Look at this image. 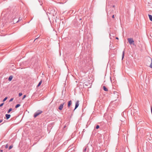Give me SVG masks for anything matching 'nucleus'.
Returning a JSON list of instances; mask_svg holds the SVG:
<instances>
[{
    "label": "nucleus",
    "instance_id": "obj_1",
    "mask_svg": "<svg viewBox=\"0 0 152 152\" xmlns=\"http://www.w3.org/2000/svg\"><path fill=\"white\" fill-rule=\"evenodd\" d=\"M128 40L130 45L132 44H133V45L134 44V41L133 40V39L131 38H128Z\"/></svg>",
    "mask_w": 152,
    "mask_h": 152
},
{
    "label": "nucleus",
    "instance_id": "obj_2",
    "mask_svg": "<svg viewBox=\"0 0 152 152\" xmlns=\"http://www.w3.org/2000/svg\"><path fill=\"white\" fill-rule=\"evenodd\" d=\"M64 103H65L64 102V103H63L62 104H60V106L59 107H58V109L59 110H61L62 109L63 107V105Z\"/></svg>",
    "mask_w": 152,
    "mask_h": 152
},
{
    "label": "nucleus",
    "instance_id": "obj_3",
    "mask_svg": "<svg viewBox=\"0 0 152 152\" xmlns=\"http://www.w3.org/2000/svg\"><path fill=\"white\" fill-rule=\"evenodd\" d=\"M79 101L78 100L77 102H76L75 103V110L79 106Z\"/></svg>",
    "mask_w": 152,
    "mask_h": 152
},
{
    "label": "nucleus",
    "instance_id": "obj_4",
    "mask_svg": "<svg viewBox=\"0 0 152 152\" xmlns=\"http://www.w3.org/2000/svg\"><path fill=\"white\" fill-rule=\"evenodd\" d=\"M5 116L6 119L8 120L10 118L11 115L10 114H6L5 115Z\"/></svg>",
    "mask_w": 152,
    "mask_h": 152
},
{
    "label": "nucleus",
    "instance_id": "obj_5",
    "mask_svg": "<svg viewBox=\"0 0 152 152\" xmlns=\"http://www.w3.org/2000/svg\"><path fill=\"white\" fill-rule=\"evenodd\" d=\"M149 61H151V64H150V66H149L150 68H152V59L151 58H149Z\"/></svg>",
    "mask_w": 152,
    "mask_h": 152
},
{
    "label": "nucleus",
    "instance_id": "obj_6",
    "mask_svg": "<svg viewBox=\"0 0 152 152\" xmlns=\"http://www.w3.org/2000/svg\"><path fill=\"white\" fill-rule=\"evenodd\" d=\"M72 104V101H69L68 102V107H69Z\"/></svg>",
    "mask_w": 152,
    "mask_h": 152
},
{
    "label": "nucleus",
    "instance_id": "obj_7",
    "mask_svg": "<svg viewBox=\"0 0 152 152\" xmlns=\"http://www.w3.org/2000/svg\"><path fill=\"white\" fill-rule=\"evenodd\" d=\"M38 116V112H37H37H36L35 113L34 115V118H35Z\"/></svg>",
    "mask_w": 152,
    "mask_h": 152
},
{
    "label": "nucleus",
    "instance_id": "obj_8",
    "mask_svg": "<svg viewBox=\"0 0 152 152\" xmlns=\"http://www.w3.org/2000/svg\"><path fill=\"white\" fill-rule=\"evenodd\" d=\"M13 78V76L12 75L10 76L8 80L10 81H11Z\"/></svg>",
    "mask_w": 152,
    "mask_h": 152
},
{
    "label": "nucleus",
    "instance_id": "obj_9",
    "mask_svg": "<svg viewBox=\"0 0 152 152\" xmlns=\"http://www.w3.org/2000/svg\"><path fill=\"white\" fill-rule=\"evenodd\" d=\"M103 89L104 90L106 91H108V89L107 88H106V87L104 86H103Z\"/></svg>",
    "mask_w": 152,
    "mask_h": 152
},
{
    "label": "nucleus",
    "instance_id": "obj_10",
    "mask_svg": "<svg viewBox=\"0 0 152 152\" xmlns=\"http://www.w3.org/2000/svg\"><path fill=\"white\" fill-rule=\"evenodd\" d=\"M148 15L150 20L152 21V16L150 15Z\"/></svg>",
    "mask_w": 152,
    "mask_h": 152
},
{
    "label": "nucleus",
    "instance_id": "obj_11",
    "mask_svg": "<svg viewBox=\"0 0 152 152\" xmlns=\"http://www.w3.org/2000/svg\"><path fill=\"white\" fill-rule=\"evenodd\" d=\"M12 110V108H10L9 110L7 111V113H10V112Z\"/></svg>",
    "mask_w": 152,
    "mask_h": 152
},
{
    "label": "nucleus",
    "instance_id": "obj_12",
    "mask_svg": "<svg viewBox=\"0 0 152 152\" xmlns=\"http://www.w3.org/2000/svg\"><path fill=\"white\" fill-rule=\"evenodd\" d=\"M20 104H17L15 106V108H17L20 107Z\"/></svg>",
    "mask_w": 152,
    "mask_h": 152
},
{
    "label": "nucleus",
    "instance_id": "obj_13",
    "mask_svg": "<svg viewBox=\"0 0 152 152\" xmlns=\"http://www.w3.org/2000/svg\"><path fill=\"white\" fill-rule=\"evenodd\" d=\"M7 99V97H5L4 99L3 100V102L5 101Z\"/></svg>",
    "mask_w": 152,
    "mask_h": 152
},
{
    "label": "nucleus",
    "instance_id": "obj_14",
    "mask_svg": "<svg viewBox=\"0 0 152 152\" xmlns=\"http://www.w3.org/2000/svg\"><path fill=\"white\" fill-rule=\"evenodd\" d=\"M13 147V146L12 145H10L9 147V148H8V149L9 150H10L11 149V148H12Z\"/></svg>",
    "mask_w": 152,
    "mask_h": 152
},
{
    "label": "nucleus",
    "instance_id": "obj_15",
    "mask_svg": "<svg viewBox=\"0 0 152 152\" xmlns=\"http://www.w3.org/2000/svg\"><path fill=\"white\" fill-rule=\"evenodd\" d=\"M22 95V94L21 93H19V96H20Z\"/></svg>",
    "mask_w": 152,
    "mask_h": 152
},
{
    "label": "nucleus",
    "instance_id": "obj_16",
    "mask_svg": "<svg viewBox=\"0 0 152 152\" xmlns=\"http://www.w3.org/2000/svg\"><path fill=\"white\" fill-rule=\"evenodd\" d=\"M42 83V80L40 81L39 83V86Z\"/></svg>",
    "mask_w": 152,
    "mask_h": 152
},
{
    "label": "nucleus",
    "instance_id": "obj_17",
    "mask_svg": "<svg viewBox=\"0 0 152 152\" xmlns=\"http://www.w3.org/2000/svg\"><path fill=\"white\" fill-rule=\"evenodd\" d=\"M13 98H11V99H10V100H9V102H11V101H13Z\"/></svg>",
    "mask_w": 152,
    "mask_h": 152
},
{
    "label": "nucleus",
    "instance_id": "obj_18",
    "mask_svg": "<svg viewBox=\"0 0 152 152\" xmlns=\"http://www.w3.org/2000/svg\"><path fill=\"white\" fill-rule=\"evenodd\" d=\"M4 103H3L1 104H0V107H2V106H3V104H4Z\"/></svg>",
    "mask_w": 152,
    "mask_h": 152
},
{
    "label": "nucleus",
    "instance_id": "obj_19",
    "mask_svg": "<svg viewBox=\"0 0 152 152\" xmlns=\"http://www.w3.org/2000/svg\"><path fill=\"white\" fill-rule=\"evenodd\" d=\"M26 96V95H24L23 96V97L22 98V99H23L24 98H25Z\"/></svg>",
    "mask_w": 152,
    "mask_h": 152
},
{
    "label": "nucleus",
    "instance_id": "obj_20",
    "mask_svg": "<svg viewBox=\"0 0 152 152\" xmlns=\"http://www.w3.org/2000/svg\"><path fill=\"white\" fill-rule=\"evenodd\" d=\"M8 147V144H7L6 145V146H5V148H7Z\"/></svg>",
    "mask_w": 152,
    "mask_h": 152
},
{
    "label": "nucleus",
    "instance_id": "obj_21",
    "mask_svg": "<svg viewBox=\"0 0 152 152\" xmlns=\"http://www.w3.org/2000/svg\"><path fill=\"white\" fill-rule=\"evenodd\" d=\"M99 125H97L96 127V129H98L99 128Z\"/></svg>",
    "mask_w": 152,
    "mask_h": 152
},
{
    "label": "nucleus",
    "instance_id": "obj_22",
    "mask_svg": "<svg viewBox=\"0 0 152 152\" xmlns=\"http://www.w3.org/2000/svg\"><path fill=\"white\" fill-rule=\"evenodd\" d=\"M124 52H123V55H122V59L124 57Z\"/></svg>",
    "mask_w": 152,
    "mask_h": 152
},
{
    "label": "nucleus",
    "instance_id": "obj_23",
    "mask_svg": "<svg viewBox=\"0 0 152 152\" xmlns=\"http://www.w3.org/2000/svg\"><path fill=\"white\" fill-rule=\"evenodd\" d=\"M42 112L41 111H39V115L41 114Z\"/></svg>",
    "mask_w": 152,
    "mask_h": 152
},
{
    "label": "nucleus",
    "instance_id": "obj_24",
    "mask_svg": "<svg viewBox=\"0 0 152 152\" xmlns=\"http://www.w3.org/2000/svg\"><path fill=\"white\" fill-rule=\"evenodd\" d=\"M22 19V18H20L18 19V20L17 21V22H18V21H19L20 20H21Z\"/></svg>",
    "mask_w": 152,
    "mask_h": 152
},
{
    "label": "nucleus",
    "instance_id": "obj_25",
    "mask_svg": "<svg viewBox=\"0 0 152 152\" xmlns=\"http://www.w3.org/2000/svg\"><path fill=\"white\" fill-rule=\"evenodd\" d=\"M3 121L2 119H1L0 120V123H1Z\"/></svg>",
    "mask_w": 152,
    "mask_h": 152
},
{
    "label": "nucleus",
    "instance_id": "obj_26",
    "mask_svg": "<svg viewBox=\"0 0 152 152\" xmlns=\"http://www.w3.org/2000/svg\"><path fill=\"white\" fill-rule=\"evenodd\" d=\"M38 38H36L34 40V41H37V39H38Z\"/></svg>",
    "mask_w": 152,
    "mask_h": 152
},
{
    "label": "nucleus",
    "instance_id": "obj_27",
    "mask_svg": "<svg viewBox=\"0 0 152 152\" xmlns=\"http://www.w3.org/2000/svg\"><path fill=\"white\" fill-rule=\"evenodd\" d=\"M3 151V150L0 149V152H2Z\"/></svg>",
    "mask_w": 152,
    "mask_h": 152
},
{
    "label": "nucleus",
    "instance_id": "obj_28",
    "mask_svg": "<svg viewBox=\"0 0 152 152\" xmlns=\"http://www.w3.org/2000/svg\"><path fill=\"white\" fill-rule=\"evenodd\" d=\"M86 149H87V148H86L84 149V151H86Z\"/></svg>",
    "mask_w": 152,
    "mask_h": 152
},
{
    "label": "nucleus",
    "instance_id": "obj_29",
    "mask_svg": "<svg viewBox=\"0 0 152 152\" xmlns=\"http://www.w3.org/2000/svg\"><path fill=\"white\" fill-rule=\"evenodd\" d=\"M112 18H114V15H113V16H112Z\"/></svg>",
    "mask_w": 152,
    "mask_h": 152
},
{
    "label": "nucleus",
    "instance_id": "obj_30",
    "mask_svg": "<svg viewBox=\"0 0 152 152\" xmlns=\"http://www.w3.org/2000/svg\"><path fill=\"white\" fill-rule=\"evenodd\" d=\"M116 39H118V37H116Z\"/></svg>",
    "mask_w": 152,
    "mask_h": 152
},
{
    "label": "nucleus",
    "instance_id": "obj_31",
    "mask_svg": "<svg viewBox=\"0 0 152 152\" xmlns=\"http://www.w3.org/2000/svg\"><path fill=\"white\" fill-rule=\"evenodd\" d=\"M37 139V138L35 137L34 139L36 140Z\"/></svg>",
    "mask_w": 152,
    "mask_h": 152
},
{
    "label": "nucleus",
    "instance_id": "obj_32",
    "mask_svg": "<svg viewBox=\"0 0 152 152\" xmlns=\"http://www.w3.org/2000/svg\"><path fill=\"white\" fill-rule=\"evenodd\" d=\"M37 87H38V85H37Z\"/></svg>",
    "mask_w": 152,
    "mask_h": 152
}]
</instances>
